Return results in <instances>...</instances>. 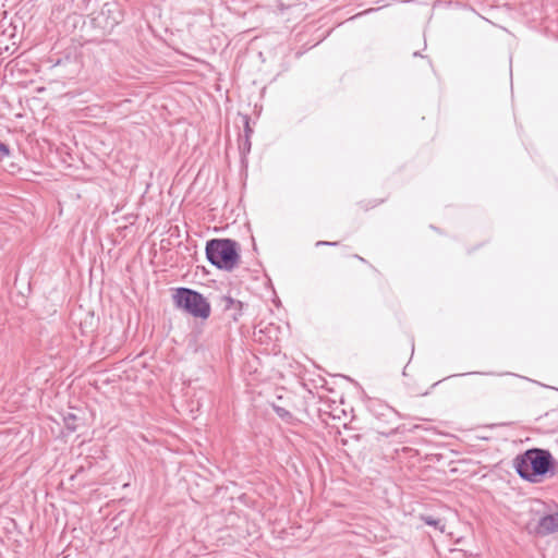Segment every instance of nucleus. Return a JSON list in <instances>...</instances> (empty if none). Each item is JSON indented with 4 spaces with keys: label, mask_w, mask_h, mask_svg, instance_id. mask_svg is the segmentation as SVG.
Returning a JSON list of instances; mask_svg holds the SVG:
<instances>
[{
    "label": "nucleus",
    "mask_w": 558,
    "mask_h": 558,
    "mask_svg": "<svg viewBox=\"0 0 558 558\" xmlns=\"http://www.w3.org/2000/svg\"><path fill=\"white\" fill-rule=\"evenodd\" d=\"M232 149V145H231V142H229V145L227 146V153Z\"/></svg>",
    "instance_id": "ddd939ff"
},
{
    "label": "nucleus",
    "mask_w": 558,
    "mask_h": 558,
    "mask_svg": "<svg viewBox=\"0 0 558 558\" xmlns=\"http://www.w3.org/2000/svg\"><path fill=\"white\" fill-rule=\"evenodd\" d=\"M206 257L218 269L231 271L240 260L239 244L231 239H213L206 243Z\"/></svg>",
    "instance_id": "f03ea898"
},
{
    "label": "nucleus",
    "mask_w": 558,
    "mask_h": 558,
    "mask_svg": "<svg viewBox=\"0 0 558 558\" xmlns=\"http://www.w3.org/2000/svg\"><path fill=\"white\" fill-rule=\"evenodd\" d=\"M554 464L551 453L539 448L529 449L514 460L518 474L531 483L538 482V477L549 472Z\"/></svg>",
    "instance_id": "f257e3e1"
},
{
    "label": "nucleus",
    "mask_w": 558,
    "mask_h": 558,
    "mask_svg": "<svg viewBox=\"0 0 558 558\" xmlns=\"http://www.w3.org/2000/svg\"><path fill=\"white\" fill-rule=\"evenodd\" d=\"M251 143L252 142H238V150L241 155V159L244 160L246 154L251 150Z\"/></svg>",
    "instance_id": "1a4fd4ad"
},
{
    "label": "nucleus",
    "mask_w": 558,
    "mask_h": 558,
    "mask_svg": "<svg viewBox=\"0 0 558 558\" xmlns=\"http://www.w3.org/2000/svg\"><path fill=\"white\" fill-rule=\"evenodd\" d=\"M8 155H9V147L3 142H0V158H4Z\"/></svg>",
    "instance_id": "9b49d317"
},
{
    "label": "nucleus",
    "mask_w": 558,
    "mask_h": 558,
    "mask_svg": "<svg viewBox=\"0 0 558 558\" xmlns=\"http://www.w3.org/2000/svg\"><path fill=\"white\" fill-rule=\"evenodd\" d=\"M423 521L430 526H434L435 529L444 532L445 525L440 519H436L430 515L422 517Z\"/></svg>",
    "instance_id": "0eeeda50"
},
{
    "label": "nucleus",
    "mask_w": 558,
    "mask_h": 558,
    "mask_svg": "<svg viewBox=\"0 0 558 558\" xmlns=\"http://www.w3.org/2000/svg\"><path fill=\"white\" fill-rule=\"evenodd\" d=\"M527 529L531 533L533 532L542 536L558 532V512L543 515L533 530L530 524L527 525Z\"/></svg>",
    "instance_id": "20e7f679"
},
{
    "label": "nucleus",
    "mask_w": 558,
    "mask_h": 558,
    "mask_svg": "<svg viewBox=\"0 0 558 558\" xmlns=\"http://www.w3.org/2000/svg\"><path fill=\"white\" fill-rule=\"evenodd\" d=\"M414 57L421 56L418 52L413 53Z\"/></svg>",
    "instance_id": "4468645a"
},
{
    "label": "nucleus",
    "mask_w": 558,
    "mask_h": 558,
    "mask_svg": "<svg viewBox=\"0 0 558 558\" xmlns=\"http://www.w3.org/2000/svg\"><path fill=\"white\" fill-rule=\"evenodd\" d=\"M75 422H76L75 414L69 413L68 415L64 416L65 426L70 432H75L77 429V425Z\"/></svg>",
    "instance_id": "6e6552de"
},
{
    "label": "nucleus",
    "mask_w": 558,
    "mask_h": 558,
    "mask_svg": "<svg viewBox=\"0 0 558 558\" xmlns=\"http://www.w3.org/2000/svg\"><path fill=\"white\" fill-rule=\"evenodd\" d=\"M239 119H240V123L244 128V134L243 135L240 134L238 140H250L253 134V130L250 126L248 116H240Z\"/></svg>",
    "instance_id": "423d86ee"
},
{
    "label": "nucleus",
    "mask_w": 558,
    "mask_h": 558,
    "mask_svg": "<svg viewBox=\"0 0 558 558\" xmlns=\"http://www.w3.org/2000/svg\"><path fill=\"white\" fill-rule=\"evenodd\" d=\"M222 304H223V308L225 311H234L231 316L233 318V320H236L238 319V316H240L242 313V302L241 301H236L230 296H223L222 300H221Z\"/></svg>",
    "instance_id": "39448f33"
},
{
    "label": "nucleus",
    "mask_w": 558,
    "mask_h": 558,
    "mask_svg": "<svg viewBox=\"0 0 558 558\" xmlns=\"http://www.w3.org/2000/svg\"><path fill=\"white\" fill-rule=\"evenodd\" d=\"M173 301L178 307L183 308L194 317L206 319L210 315V304L197 291L179 288L173 295Z\"/></svg>",
    "instance_id": "7ed1b4c3"
},
{
    "label": "nucleus",
    "mask_w": 558,
    "mask_h": 558,
    "mask_svg": "<svg viewBox=\"0 0 558 558\" xmlns=\"http://www.w3.org/2000/svg\"><path fill=\"white\" fill-rule=\"evenodd\" d=\"M337 244H338V242L318 241L316 243V246H322V245L336 246Z\"/></svg>",
    "instance_id": "f8f14e48"
},
{
    "label": "nucleus",
    "mask_w": 558,
    "mask_h": 558,
    "mask_svg": "<svg viewBox=\"0 0 558 558\" xmlns=\"http://www.w3.org/2000/svg\"><path fill=\"white\" fill-rule=\"evenodd\" d=\"M275 411L281 418L287 420L291 417V413L281 407H275Z\"/></svg>",
    "instance_id": "9d476101"
}]
</instances>
